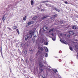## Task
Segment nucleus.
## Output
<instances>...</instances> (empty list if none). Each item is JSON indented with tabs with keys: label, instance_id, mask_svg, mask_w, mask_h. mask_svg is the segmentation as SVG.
Returning a JSON list of instances; mask_svg holds the SVG:
<instances>
[{
	"label": "nucleus",
	"instance_id": "obj_1",
	"mask_svg": "<svg viewBox=\"0 0 78 78\" xmlns=\"http://www.w3.org/2000/svg\"><path fill=\"white\" fill-rule=\"evenodd\" d=\"M34 23V21H31V22H29L27 24V25H30V24H32L33 23Z\"/></svg>",
	"mask_w": 78,
	"mask_h": 78
},
{
	"label": "nucleus",
	"instance_id": "obj_2",
	"mask_svg": "<svg viewBox=\"0 0 78 78\" xmlns=\"http://www.w3.org/2000/svg\"><path fill=\"white\" fill-rule=\"evenodd\" d=\"M37 18H38V16H36L32 18V20H36L37 19Z\"/></svg>",
	"mask_w": 78,
	"mask_h": 78
},
{
	"label": "nucleus",
	"instance_id": "obj_3",
	"mask_svg": "<svg viewBox=\"0 0 78 78\" xmlns=\"http://www.w3.org/2000/svg\"><path fill=\"white\" fill-rule=\"evenodd\" d=\"M69 33L70 34H74V32L73 31H70L69 32Z\"/></svg>",
	"mask_w": 78,
	"mask_h": 78
},
{
	"label": "nucleus",
	"instance_id": "obj_4",
	"mask_svg": "<svg viewBox=\"0 0 78 78\" xmlns=\"http://www.w3.org/2000/svg\"><path fill=\"white\" fill-rule=\"evenodd\" d=\"M28 38H29V36L28 35L26 36L25 38V41H27Z\"/></svg>",
	"mask_w": 78,
	"mask_h": 78
},
{
	"label": "nucleus",
	"instance_id": "obj_5",
	"mask_svg": "<svg viewBox=\"0 0 78 78\" xmlns=\"http://www.w3.org/2000/svg\"><path fill=\"white\" fill-rule=\"evenodd\" d=\"M38 49H39V50H42V51L44 50V49H43V48L41 47H39Z\"/></svg>",
	"mask_w": 78,
	"mask_h": 78
},
{
	"label": "nucleus",
	"instance_id": "obj_6",
	"mask_svg": "<svg viewBox=\"0 0 78 78\" xmlns=\"http://www.w3.org/2000/svg\"><path fill=\"white\" fill-rule=\"evenodd\" d=\"M39 65L41 68V67H42L43 66V65H42V64L41 62L39 63Z\"/></svg>",
	"mask_w": 78,
	"mask_h": 78
},
{
	"label": "nucleus",
	"instance_id": "obj_7",
	"mask_svg": "<svg viewBox=\"0 0 78 78\" xmlns=\"http://www.w3.org/2000/svg\"><path fill=\"white\" fill-rule=\"evenodd\" d=\"M44 48L45 50L46 51H47V52H48V49L47 48V47H45Z\"/></svg>",
	"mask_w": 78,
	"mask_h": 78
},
{
	"label": "nucleus",
	"instance_id": "obj_8",
	"mask_svg": "<svg viewBox=\"0 0 78 78\" xmlns=\"http://www.w3.org/2000/svg\"><path fill=\"white\" fill-rule=\"evenodd\" d=\"M43 29L44 30V31H45V30H47V27H44L43 28Z\"/></svg>",
	"mask_w": 78,
	"mask_h": 78
},
{
	"label": "nucleus",
	"instance_id": "obj_9",
	"mask_svg": "<svg viewBox=\"0 0 78 78\" xmlns=\"http://www.w3.org/2000/svg\"><path fill=\"white\" fill-rule=\"evenodd\" d=\"M73 29L74 30L76 29V26H73Z\"/></svg>",
	"mask_w": 78,
	"mask_h": 78
},
{
	"label": "nucleus",
	"instance_id": "obj_10",
	"mask_svg": "<svg viewBox=\"0 0 78 78\" xmlns=\"http://www.w3.org/2000/svg\"><path fill=\"white\" fill-rule=\"evenodd\" d=\"M40 54H41V51H38L37 53V55H39Z\"/></svg>",
	"mask_w": 78,
	"mask_h": 78
},
{
	"label": "nucleus",
	"instance_id": "obj_11",
	"mask_svg": "<svg viewBox=\"0 0 78 78\" xmlns=\"http://www.w3.org/2000/svg\"><path fill=\"white\" fill-rule=\"evenodd\" d=\"M32 40L33 41V42H35V41H36L35 37H33Z\"/></svg>",
	"mask_w": 78,
	"mask_h": 78
},
{
	"label": "nucleus",
	"instance_id": "obj_12",
	"mask_svg": "<svg viewBox=\"0 0 78 78\" xmlns=\"http://www.w3.org/2000/svg\"><path fill=\"white\" fill-rule=\"evenodd\" d=\"M60 41H61V42H62V43H64V44H66V43H65V42H65L64 41H62V39H61Z\"/></svg>",
	"mask_w": 78,
	"mask_h": 78
},
{
	"label": "nucleus",
	"instance_id": "obj_13",
	"mask_svg": "<svg viewBox=\"0 0 78 78\" xmlns=\"http://www.w3.org/2000/svg\"><path fill=\"white\" fill-rule=\"evenodd\" d=\"M26 17H27V16H25V17H23V20H26Z\"/></svg>",
	"mask_w": 78,
	"mask_h": 78
},
{
	"label": "nucleus",
	"instance_id": "obj_14",
	"mask_svg": "<svg viewBox=\"0 0 78 78\" xmlns=\"http://www.w3.org/2000/svg\"><path fill=\"white\" fill-rule=\"evenodd\" d=\"M34 4V2H33V0H31V5H33Z\"/></svg>",
	"mask_w": 78,
	"mask_h": 78
},
{
	"label": "nucleus",
	"instance_id": "obj_15",
	"mask_svg": "<svg viewBox=\"0 0 78 78\" xmlns=\"http://www.w3.org/2000/svg\"><path fill=\"white\" fill-rule=\"evenodd\" d=\"M53 70L55 72V73H56V72H57V70L56 69H53Z\"/></svg>",
	"mask_w": 78,
	"mask_h": 78
},
{
	"label": "nucleus",
	"instance_id": "obj_16",
	"mask_svg": "<svg viewBox=\"0 0 78 78\" xmlns=\"http://www.w3.org/2000/svg\"><path fill=\"white\" fill-rule=\"evenodd\" d=\"M5 19H6V17H5V16H3L2 19V20H5Z\"/></svg>",
	"mask_w": 78,
	"mask_h": 78
},
{
	"label": "nucleus",
	"instance_id": "obj_17",
	"mask_svg": "<svg viewBox=\"0 0 78 78\" xmlns=\"http://www.w3.org/2000/svg\"><path fill=\"white\" fill-rule=\"evenodd\" d=\"M12 28L13 29H16V28H17V27L16 26H15L13 27Z\"/></svg>",
	"mask_w": 78,
	"mask_h": 78
},
{
	"label": "nucleus",
	"instance_id": "obj_18",
	"mask_svg": "<svg viewBox=\"0 0 78 78\" xmlns=\"http://www.w3.org/2000/svg\"><path fill=\"white\" fill-rule=\"evenodd\" d=\"M24 54L25 55H27V51L26 50L24 51Z\"/></svg>",
	"mask_w": 78,
	"mask_h": 78
},
{
	"label": "nucleus",
	"instance_id": "obj_19",
	"mask_svg": "<svg viewBox=\"0 0 78 78\" xmlns=\"http://www.w3.org/2000/svg\"><path fill=\"white\" fill-rule=\"evenodd\" d=\"M53 31V28L51 29L49 31V33H50V32H51V31Z\"/></svg>",
	"mask_w": 78,
	"mask_h": 78
},
{
	"label": "nucleus",
	"instance_id": "obj_20",
	"mask_svg": "<svg viewBox=\"0 0 78 78\" xmlns=\"http://www.w3.org/2000/svg\"><path fill=\"white\" fill-rule=\"evenodd\" d=\"M69 49L71 50V51H73V48H72L69 46Z\"/></svg>",
	"mask_w": 78,
	"mask_h": 78
},
{
	"label": "nucleus",
	"instance_id": "obj_21",
	"mask_svg": "<svg viewBox=\"0 0 78 78\" xmlns=\"http://www.w3.org/2000/svg\"><path fill=\"white\" fill-rule=\"evenodd\" d=\"M52 40L54 41H55V40H56V38H52Z\"/></svg>",
	"mask_w": 78,
	"mask_h": 78
},
{
	"label": "nucleus",
	"instance_id": "obj_22",
	"mask_svg": "<svg viewBox=\"0 0 78 78\" xmlns=\"http://www.w3.org/2000/svg\"><path fill=\"white\" fill-rule=\"evenodd\" d=\"M29 36V37H30V38H31L32 37V34H31L30 35V36Z\"/></svg>",
	"mask_w": 78,
	"mask_h": 78
},
{
	"label": "nucleus",
	"instance_id": "obj_23",
	"mask_svg": "<svg viewBox=\"0 0 78 78\" xmlns=\"http://www.w3.org/2000/svg\"><path fill=\"white\" fill-rule=\"evenodd\" d=\"M75 48L76 49H78V46L77 45H75Z\"/></svg>",
	"mask_w": 78,
	"mask_h": 78
},
{
	"label": "nucleus",
	"instance_id": "obj_24",
	"mask_svg": "<svg viewBox=\"0 0 78 78\" xmlns=\"http://www.w3.org/2000/svg\"><path fill=\"white\" fill-rule=\"evenodd\" d=\"M41 71V72H43V69H41V68L39 69Z\"/></svg>",
	"mask_w": 78,
	"mask_h": 78
},
{
	"label": "nucleus",
	"instance_id": "obj_25",
	"mask_svg": "<svg viewBox=\"0 0 78 78\" xmlns=\"http://www.w3.org/2000/svg\"><path fill=\"white\" fill-rule=\"evenodd\" d=\"M48 17V16H47L46 15V16H44L43 17V18L45 19V18H46V17Z\"/></svg>",
	"mask_w": 78,
	"mask_h": 78
},
{
	"label": "nucleus",
	"instance_id": "obj_26",
	"mask_svg": "<svg viewBox=\"0 0 78 78\" xmlns=\"http://www.w3.org/2000/svg\"><path fill=\"white\" fill-rule=\"evenodd\" d=\"M44 44L45 45H48V42H45Z\"/></svg>",
	"mask_w": 78,
	"mask_h": 78
},
{
	"label": "nucleus",
	"instance_id": "obj_27",
	"mask_svg": "<svg viewBox=\"0 0 78 78\" xmlns=\"http://www.w3.org/2000/svg\"><path fill=\"white\" fill-rule=\"evenodd\" d=\"M57 16V14H55L54 16H53V17H56Z\"/></svg>",
	"mask_w": 78,
	"mask_h": 78
},
{
	"label": "nucleus",
	"instance_id": "obj_28",
	"mask_svg": "<svg viewBox=\"0 0 78 78\" xmlns=\"http://www.w3.org/2000/svg\"><path fill=\"white\" fill-rule=\"evenodd\" d=\"M18 34H19V30L18 29H17L16 30Z\"/></svg>",
	"mask_w": 78,
	"mask_h": 78
},
{
	"label": "nucleus",
	"instance_id": "obj_29",
	"mask_svg": "<svg viewBox=\"0 0 78 78\" xmlns=\"http://www.w3.org/2000/svg\"><path fill=\"white\" fill-rule=\"evenodd\" d=\"M64 2L66 4H68V2L67 1H64Z\"/></svg>",
	"mask_w": 78,
	"mask_h": 78
},
{
	"label": "nucleus",
	"instance_id": "obj_30",
	"mask_svg": "<svg viewBox=\"0 0 78 78\" xmlns=\"http://www.w3.org/2000/svg\"><path fill=\"white\" fill-rule=\"evenodd\" d=\"M48 56V54H47V53L45 54V56H46V57H47Z\"/></svg>",
	"mask_w": 78,
	"mask_h": 78
},
{
	"label": "nucleus",
	"instance_id": "obj_31",
	"mask_svg": "<svg viewBox=\"0 0 78 78\" xmlns=\"http://www.w3.org/2000/svg\"><path fill=\"white\" fill-rule=\"evenodd\" d=\"M30 34H32V33H33V32L32 31H30L29 32Z\"/></svg>",
	"mask_w": 78,
	"mask_h": 78
},
{
	"label": "nucleus",
	"instance_id": "obj_32",
	"mask_svg": "<svg viewBox=\"0 0 78 78\" xmlns=\"http://www.w3.org/2000/svg\"><path fill=\"white\" fill-rule=\"evenodd\" d=\"M56 11H58V12H59L60 11V10L58 9H56Z\"/></svg>",
	"mask_w": 78,
	"mask_h": 78
},
{
	"label": "nucleus",
	"instance_id": "obj_33",
	"mask_svg": "<svg viewBox=\"0 0 78 78\" xmlns=\"http://www.w3.org/2000/svg\"><path fill=\"white\" fill-rule=\"evenodd\" d=\"M8 29L9 30H11V28H10L9 27H7Z\"/></svg>",
	"mask_w": 78,
	"mask_h": 78
},
{
	"label": "nucleus",
	"instance_id": "obj_34",
	"mask_svg": "<svg viewBox=\"0 0 78 78\" xmlns=\"http://www.w3.org/2000/svg\"><path fill=\"white\" fill-rule=\"evenodd\" d=\"M45 2H47V1H43L42 2V3H44Z\"/></svg>",
	"mask_w": 78,
	"mask_h": 78
},
{
	"label": "nucleus",
	"instance_id": "obj_35",
	"mask_svg": "<svg viewBox=\"0 0 78 78\" xmlns=\"http://www.w3.org/2000/svg\"><path fill=\"white\" fill-rule=\"evenodd\" d=\"M54 9H55V10H56V9H57V8H55V7H54Z\"/></svg>",
	"mask_w": 78,
	"mask_h": 78
},
{
	"label": "nucleus",
	"instance_id": "obj_36",
	"mask_svg": "<svg viewBox=\"0 0 78 78\" xmlns=\"http://www.w3.org/2000/svg\"><path fill=\"white\" fill-rule=\"evenodd\" d=\"M30 52H31V53L33 52V50L31 49L30 51Z\"/></svg>",
	"mask_w": 78,
	"mask_h": 78
},
{
	"label": "nucleus",
	"instance_id": "obj_37",
	"mask_svg": "<svg viewBox=\"0 0 78 78\" xmlns=\"http://www.w3.org/2000/svg\"><path fill=\"white\" fill-rule=\"evenodd\" d=\"M51 35L52 36H54V34L52 33L51 34Z\"/></svg>",
	"mask_w": 78,
	"mask_h": 78
},
{
	"label": "nucleus",
	"instance_id": "obj_38",
	"mask_svg": "<svg viewBox=\"0 0 78 78\" xmlns=\"http://www.w3.org/2000/svg\"><path fill=\"white\" fill-rule=\"evenodd\" d=\"M28 62V60H26V63H27Z\"/></svg>",
	"mask_w": 78,
	"mask_h": 78
},
{
	"label": "nucleus",
	"instance_id": "obj_39",
	"mask_svg": "<svg viewBox=\"0 0 78 78\" xmlns=\"http://www.w3.org/2000/svg\"><path fill=\"white\" fill-rule=\"evenodd\" d=\"M41 11H44V9H41Z\"/></svg>",
	"mask_w": 78,
	"mask_h": 78
},
{
	"label": "nucleus",
	"instance_id": "obj_40",
	"mask_svg": "<svg viewBox=\"0 0 78 78\" xmlns=\"http://www.w3.org/2000/svg\"><path fill=\"white\" fill-rule=\"evenodd\" d=\"M74 44H77V43L76 42H75Z\"/></svg>",
	"mask_w": 78,
	"mask_h": 78
},
{
	"label": "nucleus",
	"instance_id": "obj_41",
	"mask_svg": "<svg viewBox=\"0 0 78 78\" xmlns=\"http://www.w3.org/2000/svg\"><path fill=\"white\" fill-rule=\"evenodd\" d=\"M49 6H50V7H51V5H50Z\"/></svg>",
	"mask_w": 78,
	"mask_h": 78
},
{
	"label": "nucleus",
	"instance_id": "obj_42",
	"mask_svg": "<svg viewBox=\"0 0 78 78\" xmlns=\"http://www.w3.org/2000/svg\"><path fill=\"white\" fill-rule=\"evenodd\" d=\"M44 58V57H41V58H42V59L43 58Z\"/></svg>",
	"mask_w": 78,
	"mask_h": 78
},
{
	"label": "nucleus",
	"instance_id": "obj_43",
	"mask_svg": "<svg viewBox=\"0 0 78 78\" xmlns=\"http://www.w3.org/2000/svg\"><path fill=\"white\" fill-rule=\"evenodd\" d=\"M61 23H62V22H61Z\"/></svg>",
	"mask_w": 78,
	"mask_h": 78
},
{
	"label": "nucleus",
	"instance_id": "obj_44",
	"mask_svg": "<svg viewBox=\"0 0 78 78\" xmlns=\"http://www.w3.org/2000/svg\"><path fill=\"white\" fill-rule=\"evenodd\" d=\"M10 75H11V74H10L9 76H10Z\"/></svg>",
	"mask_w": 78,
	"mask_h": 78
},
{
	"label": "nucleus",
	"instance_id": "obj_45",
	"mask_svg": "<svg viewBox=\"0 0 78 78\" xmlns=\"http://www.w3.org/2000/svg\"><path fill=\"white\" fill-rule=\"evenodd\" d=\"M46 5H47V4H46Z\"/></svg>",
	"mask_w": 78,
	"mask_h": 78
},
{
	"label": "nucleus",
	"instance_id": "obj_46",
	"mask_svg": "<svg viewBox=\"0 0 78 78\" xmlns=\"http://www.w3.org/2000/svg\"><path fill=\"white\" fill-rule=\"evenodd\" d=\"M44 77H43V78H44Z\"/></svg>",
	"mask_w": 78,
	"mask_h": 78
},
{
	"label": "nucleus",
	"instance_id": "obj_47",
	"mask_svg": "<svg viewBox=\"0 0 78 78\" xmlns=\"http://www.w3.org/2000/svg\"><path fill=\"white\" fill-rule=\"evenodd\" d=\"M62 0V1H63V0Z\"/></svg>",
	"mask_w": 78,
	"mask_h": 78
}]
</instances>
